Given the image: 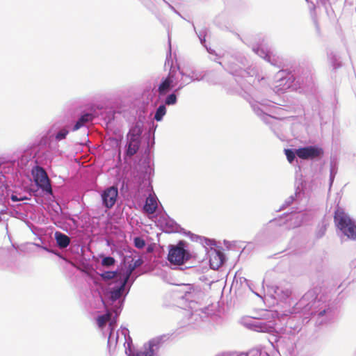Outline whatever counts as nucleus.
<instances>
[{
	"instance_id": "nucleus-30",
	"label": "nucleus",
	"mask_w": 356,
	"mask_h": 356,
	"mask_svg": "<svg viewBox=\"0 0 356 356\" xmlns=\"http://www.w3.org/2000/svg\"><path fill=\"white\" fill-rule=\"evenodd\" d=\"M327 56L330 63H331L332 66L334 70L341 67V61L339 60V57L337 54L331 52L330 54H328Z\"/></svg>"
},
{
	"instance_id": "nucleus-14",
	"label": "nucleus",
	"mask_w": 356,
	"mask_h": 356,
	"mask_svg": "<svg viewBox=\"0 0 356 356\" xmlns=\"http://www.w3.org/2000/svg\"><path fill=\"white\" fill-rule=\"evenodd\" d=\"M268 293L280 302L286 301L292 294V286L289 283L281 284L279 286H268Z\"/></svg>"
},
{
	"instance_id": "nucleus-24",
	"label": "nucleus",
	"mask_w": 356,
	"mask_h": 356,
	"mask_svg": "<svg viewBox=\"0 0 356 356\" xmlns=\"http://www.w3.org/2000/svg\"><path fill=\"white\" fill-rule=\"evenodd\" d=\"M185 234L186 235L188 236L193 241H196L201 243L205 249H207V246L211 247L216 245L214 241L194 234L191 232H188Z\"/></svg>"
},
{
	"instance_id": "nucleus-15",
	"label": "nucleus",
	"mask_w": 356,
	"mask_h": 356,
	"mask_svg": "<svg viewBox=\"0 0 356 356\" xmlns=\"http://www.w3.org/2000/svg\"><path fill=\"white\" fill-rule=\"evenodd\" d=\"M300 172V167L298 166V170L296 171V192L293 195H291L289 197L283 206L282 207V209L285 208L286 207H288L291 205L293 202H300L302 200V197L304 196L303 193V189H304V183L302 178V175L299 174Z\"/></svg>"
},
{
	"instance_id": "nucleus-2",
	"label": "nucleus",
	"mask_w": 356,
	"mask_h": 356,
	"mask_svg": "<svg viewBox=\"0 0 356 356\" xmlns=\"http://www.w3.org/2000/svg\"><path fill=\"white\" fill-rule=\"evenodd\" d=\"M117 307H110L105 308L106 312L104 314L99 315L97 318V323L99 328L102 329L107 323H108V346L109 348L115 346L118 343L120 334L123 336L124 342L127 343L125 347V353L127 356H157V353L160 348L161 343V338H154L149 341L147 344L138 350L135 355L131 349L132 340L129 335V330L126 327H121L120 330L115 332L117 325V319L121 313L122 307V300H120Z\"/></svg>"
},
{
	"instance_id": "nucleus-39",
	"label": "nucleus",
	"mask_w": 356,
	"mask_h": 356,
	"mask_svg": "<svg viewBox=\"0 0 356 356\" xmlns=\"http://www.w3.org/2000/svg\"><path fill=\"white\" fill-rule=\"evenodd\" d=\"M10 200L14 202H19V196L16 194H12Z\"/></svg>"
},
{
	"instance_id": "nucleus-23",
	"label": "nucleus",
	"mask_w": 356,
	"mask_h": 356,
	"mask_svg": "<svg viewBox=\"0 0 356 356\" xmlns=\"http://www.w3.org/2000/svg\"><path fill=\"white\" fill-rule=\"evenodd\" d=\"M174 88L173 85L171 82L168 79L167 77L163 78L159 84L157 92L159 93V97L164 96L167 95L170 91H171Z\"/></svg>"
},
{
	"instance_id": "nucleus-37",
	"label": "nucleus",
	"mask_w": 356,
	"mask_h": 356,
	"mask_svg": "<svg viewBox=\"0 0 356 356\" xmlns=\"http://www.w3.org/2000/svg\"><path fill=\"white\" fill-rule=\"evenodd\" d=\"M127 140H129V141L137 142V143H140L141 137L137 136H134V135H130L129 134H127Z\"/></svg>"
},
{
	"instance_id": "nucleus-29",
	"label": "nucleus",
	"mask_w": 356,
	"mask_h": 356,
	"mask_svg": "<svg viewBox=\"0 0 356 356\" xmlns=\"http://www.w3.org/2000/svg\"><path fill=\"white\" fill-rule=\"evenodd\" d=\"M165 113L166 107L165 104H161L155 111L154 119L157 122H160L163 120V118L165 115Z\"/></svg>"
},
{
	"instance_id": "nucleus-3",
	"label": "nucleus",
	"mask_w": 356,
	"mask_h": 356,
	"mask_svg": "<svg viewBox=\"0 0 356 356\" xmlns=\"http://www.w3.org/2000/svg\"><path fill=\"white\" fill-rule=\"evenodd\" d=\"M292 313L300 314L305 318L316 316V323L322 325L333 317L332 311L325 302L317 300V293L314 290L308 291L293 308Z\"/></svg>"
},
{
	"instance_id": "nucleus-44",
	"label": "nucleus",
	"mask_w": 356,
	"mask_h": 356,
	"mask_svg": "<svg viewBox=\"0 0 356 356\" xmlns=\"http://www.w3.org/2000/svg\"><path fill=\"white\" fill-rule=\"evenodd\" d=\"M316 31H318L319 27H318V24H316Z\"/></svg>"
},
{
	"instance_id": "nucleus-22",
	"label": "nucleus",
	"mask_w": 356,
	"mask_h": 356,
	"mask_svg": "<svg viewBox=\"0 0 356 356\" xmlns=\"http://www.w3.org/2000/svg\"><path fill=\"white\" fill-rule=\"evenodd\" d=\"M304 213L298 211L295 213H291L289 216H287L289 218L288 221V227L289 228H295L301 225L303 221Z\"/></svg>"
},
{
	"instance_id": "nucleus-8",
	"label": "nucleus",
	"mask_w": 356,
	"mask_h": 356,
	"mask_svg": "<svg viewBox=\"0 0 356 356\" xmlns=\"http://www.w3.org/2000/svg\"><path fill=\"white\" fill-rule=\"evenodd\" d=\"M271 316L273 318L277 314L276 312H271ZM244 325L248 329L258 332H265L273 334L277 332V320L270 321L259 320L254 318H249L244 321Z\"/></svg>"
},
{
	"instance_id": "nucleus-42",
	"label": "nucleus",
	"mask_w": 356,
	"mask_h": 356,
	"mask_svg": "<svg viewBox=\"0 0 356 356\" xmlns=\"http://www.w3.org/2000/svg\"><path fill=\"white\" fill-rule=\"evenodd\" d=\"M148 134H149V137H150L151 135L154 136V131H152L151 130H149Z\"/></svg>"
},
{
	"instance_id": "nucleus-16",
	"label": "nucleus",
	"mask_w": 356,
	"mask_h": 356,
	"mask_svg": "<svg viewBox=\"0 0 356 356\" xmlns=\"http://www.w3.org/2000/svg\"><path fill=\"white\" fill-rule=\"evenodd\" d=\"M298 157L302 159H313L320 157L323 155V149L315 146L310 145L297 149Z\"/></svg>"
},
{
	"instance_id": "nucleus-31",
	"label": "nucleus",
	"mask_w": 356,
	"mask_h": 356,
	"mask_svg": "<svg viewBox=\"0 0 356 356\" xmlns=\"http://www.w3.org/2000/svg\"><path fill=\"white\" fill-rule=\"evenodd\" d=\"M179 92H175V90L173 92L169 95H168L164 100L165 106H170V105H175L177 102V94Z\"/></svg>"
},
{
	"instance_id": "nucleus-18",
	"label": "nucleus",
	"mask_w": 356,
	"mask_h": 356,
	"mask_svg": "<svg viewBox=\"0 0 356 356\" xmlns=\"http://www.w3.org/2000/svg\"><path fill=\"white\" fill-rule=\"evenodd\" d=\"M181 74H182V77L186 79L188 84L193 81H200L202 80L204 76L202 72L190 67H181Z\"/></svg>"
},
{
	"instance_id": "nucleus-7",
	"label": "nucleus",
	"mask_w": 356,
	"mask_h": 356,
	"mask_svg": "<svg viewBox=\"0 0 356 356\" xmlns=\"http://www.w3.org/2000/svg\"><path fill=\"white\" fill-rule=\"evenodd\" d=\"M168 260L171 264L183 265L191 259L188 243L184 241H179L176 245H169Z\"/></svg>"
},
{
	"instance_id": "nucleus-12",
	"label": "nucleus",
	"mask_w": 356,
	"mask_h": 356,
	"mask_svg": "<svg viewBox=\"0 0 356 356\" xmlns=\"http://www.w3.org/2000/svg\"><path fill=\"white\" fill-rule=\"evenodd\" d=\"M172 63V61H170L168 56H167L165 65L170 66V69L166 77L173 85L174 88H175V92H179L184 87L188 85V83H186V79L182 77V74H181V67H173Z\"/></svg>"
},
{
	"instance_id": "nucleus-25",
	"label": "nucleus",
	"mask_w": 356,
	"mask_h": 356,
	"mask_svg": "<svg viewBox=\"0 0 356 356\" xmlns=\"http://www.w3.org/2000/svg\"><path fill=\"white\" fill-rule=\"evenodd\" d=\"M57 245L61 248H66L70 243V237L60 232H56L54 234Z\"/></svg>"
},
{
	"instance_id": "nucleus-10",
	"label": "nucleus",
	"mask_w": 356,
	"mask_h": 356,
	"mask_svg": "<svg viewBox=\"0 0 356 356\" xmlns=\"http://www.w3.org/2000/svg\"><path fill=\"white\" fill-rule=\"evenodd\" d=\"M70 129L68 125L61 126L58 123L54 124L48 131L46 136L41 139V143L48 145V147L51 149L53 143H58L66 138L70 133Z\"/></svg>"
},
{
	"instance_id": "nucleus-21",
	"label": "nucleus",
	"mask_w": 356,
	"mask_h": 356,
	"mask_svg": "<svg viewBox=\"0 0 356 356\" xmlns=\"http://www.w3.org/2000/svg\"><path fill=\"white\" fill-rule=\"evenodd\" d=\"M157 201L158 199L154 193L149 194L143 206V211L147 214H153L158 207Z\"/></svg>"
},
{
	"instance_id": "nucleus-6",
	"label": "nucleus",
	"mask_w": 356,
	"mask_h": 356,
	"mask_svg": "<svg viewBox=\"0 0 356 356\" xmlns=\"http://www.w3.org/2000/svg\"><path fill=\"white\" fill-rule=\"evenodd\" d=\"M334 220L337 227L348 239L356 241V223L342 209L334 212Z\"/></svg>"
},
{
	"instance_id": "nucleus-1",
	"label": "nucleus",
	"mask_w": 356,
	"mask_h": 356,
	"mask_svg": "<svg viewBox=\"0 0 356 356\" xmlns=\"http://www.w3.org/2000/svg\"><path fill=\"white\" fill-rule=\"evenodd\" d=\"M194 25V24H193ZM199 26H193V29L200 41L207 52L209 54L214 55L216 58L213 59L214 61L222 65L223 67L228 71L231 74L235 77L236 82L241 88L240 95L245 99L249 101L251 106L255 113L262 121L266 124H271L272 121L275 122L276 119L273 116L266 114L262 108L259 106L258 101L256 103H252L250 99H254L258 98L257 90L256 86L262 80L264 77L260 78L256 75V71L254 68L243 69L247 64L246 58L241 55H231L229 53H225L222 55L223 63L222 64L218 59L221 58L215 50L211 47H207L206 44L205 38L207 35L208 30L205 27L204 24H199Z\"/></svg>"
},
{
	"instance_id": "nucleus-41",
	"label": "nucleus",
	"mask_w": 356,
	"mask_h": 356,
	"mask_svg": "<svg viewBox=\"0 0 356 356\" xmlns=\"http://www.w3.org/2000/svg\"><path fill=\"white\" fill-rule=\"evenodd\" d=\"M19 202L29 200V198L24 195H19Z\"/></svg>"
},
{
	"instance_id": "nucleus-20",
	"label": "nucleus",
	"mask_w": 356,
	"mask_h": 356,
	"mask_svg": "<svg viewBox=\"0 0 356 356\" xmlns=\"http://www.w3.org/2000/svg\"><path fill=\"white\" fill-rule=\"evenodd\" d=\"M159 222L161 225L163 227V231L165 232L171 233L179 231L180 226L174 220L167 216H161Z\"/></svg>"
},
{
	"instance_id": "nucleus-35",
	"label": "nucleus",
	"mask_w": 356,
	"mask_h": 356,
	"mask_svg": "<svg viewBox=\"0 0 356 356\" xmlns=\"http://www.w3.org/2000/svg\"><path fill=\"white\" fill-rule=\"evenodd\" d=\"M183 289L181 290L182 293H184L185 297L188 298V296L191 293V291L193 289L191 284H184L182 286Z\"/></svg>"
},
{
	"instance_id": "nucleus-36",
	"label": "nucleus",
	"mask_w": 356,
	"mask_h": 356,
	"mask_svg": "<svg viewBox=\"0 0 356 356\" xmlns=\"http://www.w3.org/2000/svg\"><path fill=\"white\" fill-rule=\"evenodd\" d=\"M336 174H337V171L334 170V168L333 167H331L330 172V188H331V186L333 184Z\"/></svg>"
},
{
	"instance_id": "nucleus-17",
	"label": "nucleus",
	"mask_w": 356,
	"mask_h": 356,
	"mask_svg": "<svg viewBox=\"0 0 356 356\" xmlns=\"http://www.w3.org/2000/svg\"><path fill=\"white\" fill-rule=\"evenodd\" d=\"M101 196L102 204L107 209H111L115 205L118 197V188L115 186H111L105 189Z\"/></svg>"
},
{
	"instance_id": "nucleus-34",
	"label": "nucleus",
	"mask_w": 356,
	"mask_h": 356,
	"mask_svg": "<svg viewBox=\"0 0 356 356\" xmlns=\"http://www.w3.org/2000/svg\"><path fill=\"white\" fill-rule=\"evenodd\" d=\"M134 243L136 248L138 249H143L145 246V241L141 237H135L134 239Z\"/></svg>"
},
{
	"instance_id": "nucleus-40",
	"label": "nucleus",
	"mask_w": 356,
	"mask_h": 356,
	"mask_svg": "<svg viewBox=\"0 0 356 356\" xmlns=\"http://www.w3.org/2000/svg\"><path fill=\"white\" fill-rule=\"evenodd\" d=\"M168 43H169V56H171V42H170V33L169 31H168Z\"/></svg>"
},
{
	"instance_id": "nucleus-27",
	"label": "nucleus",
	"mask_w": 356,
	"mask_h": 356,
	"mask_svg": "<svg viewBox=\"0 0 356 356\" xmlns=\"http://www.w3.org/2000/svg\"><path fill=\"white\" fill-rule=\"evenodd\" d=\"M93 116L91 113H86L80 116L74 124L72 131H76L83 127L86 123L92 121Z\"/></svg>"
},
{
	"instance_id": "nucleus-32",
	"label": "nucleus",
	"mask_w": 356,
	"mask_h": 356,
	"mask_svg": "<svg viewBox=\"0 0 356 356\" xmlns=\"http://www.w3.org/2000/svg\"><path fill=\"white\" fill-rule=\"evenodd\" d=\"M284 153H285V155L286 156L288 161L290 163H293V162L296 160V156H298L297 149H285Z\"/></svg>"
},
{
	"instance_id": "nucleus-5",
	"label": "nucleus",
	"mask_w": 356,
	"mask_h": 356,
	"mask_svg": "<svg viewBox=\"0 0 356 356\" xmlns=\"http://www.w3.org/2000/svg\"><path fill=\"white\" fill-rule=\"evenodd\" d=\"M143 264V260L138 258L133 260V263L129 264L126 272L119 277L118 280L111 285L110 291L106 293V298L108 301L113 302L118 301L121 296L126 298L129 293L131 286L134 282V279L131 280L133 271Z\"/></svg>"
},
{
	"instance_id": "nucleus-43",
	"label": "nucleus",
	"mask_w": 356,
	"mask_h": 356,
	"mask_svg": "<svg viewBox=\"0 0 356 356\" xmlns=\"http://www.w3.org/2000/svg\"><path fill=\"white\" fill-rule=\"evenodd\" d=\"M35 191H33V189H31L30 190V194L31 195L32 193H34Z\"/></svg>"
},
{
	"instance_id": "nucleus-28",
	"label": "nucleus",
	"mask_w": 356,
	"mask_h": 356,
	"mask_svg": "<svg viewBox=\"0 0 356 356\" xmlns=\"http://www.w3.org/2000/svg\"><path fill=\"white\" fill-rule=\"evenodd\" d=\"M140 145V143L127 140L125 155L129 157L133 156L138 152Z\"/></svg>"
},
{
	"instance_id": "nucleus-9",
	"label": "nucleus",
	"mask_w": 356,
	"mask_h": 356,
	"mask_svg": "<svg viewBox=\"0 0 356 356\" xmlns=\"http://www.w3.org/2000/svg\"><path fill=\"white\" fill-rule=\"evenodd\" d=\"M252 51L261 58H264L272 65L280 68L282 65V60L274 51L269 47L268 43L263 39L252 47Z\"/></svg>"
},
{
	"instance_id": "nucleus-13",
	"label": "nucleus",
	"mask_w": 356,
	"mask_h": 356,
	"mask_svg": "<svg viewBox=\"0 0 356 356\" xmlns=\"http://www.w3.org/2000/svg\"><path fill=\"white\" fill-rule=\"evenodd\" d=\"M32 174L35 185L46 194L52 195L51 181L46 171L42 167L38 166L32 171Z\"/></svg>"
},
{
	"instance_id": "nucleus-26",
	"label": "nucleus",
	"mask_w": 356,
	"mask_h": 356,
	"mask_svg": "<svg viewBox=\"0 0 356 356\" xmlns=\"http://www.w3.org/2000/svg\"><path fill=\"white\" fill-rule=\"evenodd\" d=\"M143 121L141 120V115L138 117V120L131 127L128 134L134 135V136H140L143 133Z\"/></svg>"
},
{
	"instance_id": "nucleus-33",
	"label": "nucleus",
	"mask_w": 356,
	"mask_h": 356,
	"mask_svg": "<svg viewBox=\"0 0 356 356\" xmlns=\"http://www.w3.org/2000/svg\"><path fill=\"white\" fill-rule=\"evenodd\" d=\"M115 263V259L110 256L103 257L102 259V265L105 267H110L114 266Z\"/></svg>"
},
{
	"instance_id": "nucleus-19",
	"label": "nucleus",
	"mask_w": 356,
	"mask_h": 356,
	"mask_svg": "<svg viewBox=\"0 0 356 356\" xmlns=\"http://www.w3.org/2000/svg\"><path fill=\"white\" fill-rule=\"evenodd\" d=\"M212 248V246L211 247ZM225 256L220 250L211 248L209 252V263L212 269H218L225 262Z\"/></svg>"
},
{
	"instance_id": "nucleus-38",
	"label": "nucleus",
	"mask_w": 356,
	"mask_h": 356,
	"mask_svg": "<svg viewBox=\"0 0 356 356\" xmlns=\"http://www.w3.org/2000/svg\"><path fill=\"white\" fill-rule=\"evenodd\" d=\"M261 353L258 350H252L247 353V356H258L261 355Z\"/></svg>"
},
{
	"instance_id": "nucleus-11",
	"label": "nucleus",
	"mask_w": 356,
	"mask_h": 356,
	"mask_svg": "<svg viewBox=\"0 0 356 356\" xmlns=\"http://www.w3.org/2000/svg\"><path fill=\"white\" fill-rule=\"evenodd\" d=\"M122 275V273H118V271L116 270L104 271L100 274V276L104 280H111V282L108 284V288L104 291V295L101 296V300L104 306V308L110 307H117V305H118L119 303L118 301L120 302V300H122V306H123L125 300V298H124V296H121L118 301L116 300L112 303L111 302L108 301V300L106 298V293H108V291H110L111 285L113 284L115 282H117Z\"/></svg>"
},
{
	"instance_id": "nucleus-4",
	"label": "nucleus",
	"mask_w": 356,
	"mask_h": 356,
	"mask_svg": "<svg viewBox=\"0 0 356 356\" xmlns=\"http://www.w3.org/2000/svg\"><path fill=\"white\" fill-rule=\"evenodd\" d=\"M275 88L277 91L284 92L287 89L307 90L312 88L314 82L309 70L302 71L300 74L293 75L284 70L279 71L276 76Z\"/></svg>"
}]
</instances>
